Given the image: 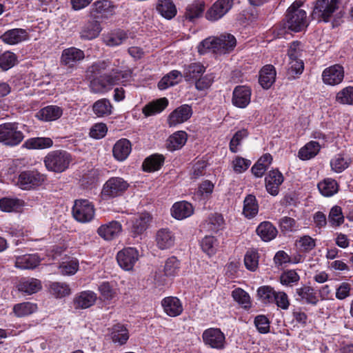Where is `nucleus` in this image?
<instances>
[{
	"label": "nucleus",
	"mask_w": 353,
	"mask_h": 353,
	"mask_svg": "<svg viewBox=\"0 0 353 353\" xmlns=\"http://www.w3.org/2000/svg\"><path fill=\"white\" fill-rule=\"evenodd\" d=\"M236 45V38L230 34H221L219 37H209L204 39L199 46V52L205 53V50H212L214 52L225 54L233 50Z\"/></svg>",
	"instance_id": "1"
},
{
	"label": "nucleus",
	"mask_w": 353,
	"mask_h": 353,
	"mask_svg": "<svg viewBox=\"0 0 353 353\" xmlns=\"http://www.w3.org/2000/svg\"><path fill=\"white\" fill-rule=\"evenodd\" d=\"M302 4L301 1H294L288 9L285 17L286 28L296 32L302 31L307 26V13L301 8Z\"/></svg>",
	"instance_id": "2"
},
{
	"label": "nucleus",
	"mask_w": 353,
	"mask_h": 353,
	"mask_svg": "<svg viewBox=\"0 0 353 353\" xmlns=\"http://www.w3.org/2000/svg\"><path fill=\"white\" fill-rule=\"evenodd\" d=\"M72 161L71 155L63 150H57L48 152L43 162L48 171L61 173L67 170Z\"/></svg>",
	"instance_id": "3"
},
{
	"label": "nucleus",
	"mask_w": 353,
	"mask_h": 353,
	"mask_svg": "<svg viewBox=\"0 0 353 353\" xmlns=\"http://www.w3.org/2000/svg\"><path fill=\"white\" fill-rule=\"evenodd\" d=\"M25 136L19 130L15 122H8L0 125V143L7 147H16L24 139Z\"/></svg>",
	"instance_id": "4"
},
{
	"label": "nucleus",
	"mask_w": 353,
	"mask_h": 353,
	"mask_svg": "<svg viewBox=\"0 0 353 353\" xmlns=\"http://www.w3.org/2000/svg\"><path fill=\"white\" fill-rule=\"evenodd\" d=\"M45 179V175L37 170H26L19 172L16 185L23 190H33L41 185Z\"/></svg>",
	"instance_id": "5"
},
{
	"label": "nucleus",
	"mask_w": 353,
	"mask_h": 353,
	"mask_svg": "<svg viewBox=\"0 0 353 353\" xmlns=\"http://www.w3.org/2000/svg\"><path fill=\"white\" fill-rule=\"evenodd\" d=\"M72 214L79 222H90L94 219L95 214L94 205L87 199H77L72 208Z\"/></svg>",
	"instance_id": "6"
},
{
	"label": "nucleus",
	"mask_w": 353,
	"mask_h": 353,
	"mask_svg": "<svg viewBox=\"0 0 353 353\" xmlns=\"http://www.w3.org/2000/svg\"><path fill=\"white\" fill-rule=\"evenodd\" d=\"M129 183L121 177H111L103 185L101 194L105 199L121 196L128 188Z\"/></svg>",
	"instance_id": "7"
},
{
	"label": "nucleus",
	"mask_w": 353,
	"mask_h": 353,
	"mask_svg": "<svg viewBox=\"0 0 353 353\" xmlns=\"http://www.w3.org/2000/svg\"><path fill=\"white\" fill-rule=\"evenodd\" d=\"M336 9L334 0H316L312 16L318 21L327 22Z\"/></svg>",
	"instance_id": "8"
},
{
	"label": "nucleus",
	"mask_w": 353,
	"mask_h": 353,
	"mask_svg": "<svg viewBox=\"0 0 353 353\" xmlns=\"http://www.w3.org/2000/svg\"><path fill=\"white\" fill-rule=\"evenodd\" d=\"M139 254L134 248H125L117 254V260L119 265L126 271L132 270L138 261Z\"/></svg>",
	"instance_id": "9"
},
{
	"label": "nucleus",
	"mask_w": 353,
	"mask_h": 353,
	"mask_svg": "<svg viewBox=\"0 0 353 353\" xmlns=\"http://www.w3.org/2000/svg\"><path fill=\"white\" fill-rule=\"evenodd\" d=\"M344 68L340 64H334L323 70L321 77L324 84L335 86L340 84L344 79Z\"/></svg>",
	"instance_id": "10"
},
{
	"label": "nucleus",
	"mask_w": 353,
	"mask_h": 353,
	"mask_svg": "<svg viewBox=\"0 0 353 353\" xmlns=\"http://www.w3.org/2000/svg\"><path fill=\"white\" fill-rule=\"evenodd\" d=\"M233 6V0H217L208 10L205 18L210 21H216L222 18Z\"/></svg>",
	"instance_id": "11"
},
{
	"label": "nucleus",
	"mask_w": 353,
	"mask_h": 353,
	"mask_svg": "<svg viewBox=\"0 0 353 353\" xmlns=\"http://www.w3.org/2000/svg\"><path fill=\"white\" fill-rule=\"evenodd\" d=\"M202 338L205 344L212 348L220 350L224 347L225 337L219 328L205 330L202 334Z\"/></svg>",
	"instance_id": "12"
},
{
	"label": "nucleus",
	"mask_w": 353,
	"mask_h": 353,
	"mask_svg": "<svg viewBox=\"0 0 353 353\" xmlns=\"http://www.w3.org/2000/svg\"><path fill=\"white\" fill-rule=\"evenodd\" d=\"M192 114L191 106L184 104L174 110L168 117V124L174 127L188 121Z\"/></svg>",
	"instance_id": "13"
},
{
	"label": "nucleus",
	"mask_w": 353,
	"mask_h": 353,
	"mask_svg": "<svg viewBox=\"0 0 353 353\" xmlns=\"http://www.w3.org/2000/svg\"><path fill=\"white\" fill-rule=\"evenodd\" d=\"M85 58L84 52L75 47L64 49L61 56V64L69 68H74Z\"/></svg>",
	"instance_id": "14"
},
{
	"label": "nucleus",
	"mask_w": 353,
	"mask_h": 353,
	"mask_svg": "<svg viewBox=\"0 0 353 353\" xmlns=\"http://www.w3.org/2000/svg\"><path fill=\"white\" fill-rule=\"evenodd\" d=\"M151 220V216L147 212L134 216L128 222L130 232L134 235L141 234L148 229Z\"/></svg>",
	"instance_id": "15"
},
{
	"label": "nucleus",
	"mask_w": 353,
	"mask_h": 353,
	"mask_svg": "<svg viewBox=\"0 0 353 353\" xmlns=\"http://www.w3.org/2000/svg\"><path fill=\"white\" fill-rule=\"evenodd\" d=\"M252 91L245 85L236 86L232 93V103L234 106L245 108L250 103Z\"/></svg>",
	"instance_id": "16"
},
{
	"label": "nucleus",
	"mask_w": 353,
	"mask_h": 353,
	"mask_svg": "<svg viewBox=\"0 0 353 353\" xmlns=\"http://www.w3.org/2000/svg\"><path fill=\"white\" fill-rule=\"evenodd\" d=\"M122 232V225L117 221H112L101 225L97 229L98 234L105 240L110 241L118 237Z\"/></svg>",
	"instance_id": "17"
},
{
	"label": "nucleus",
	"mask_w": 353,
	"mask_h": 353,
	"mask_svg": "<svg viewBox=\"0 0 353 353\" xmlns=\"http://www.w3.org/2000/svg\"><path fill=\"white\" fill-rule=\"evenodd\" d=\"M283 176L279 170H274L270 171L265 176V188L269 194L272 196H276L279 192V186L283 182Z\"/></svg>",
	"instance_id": "18"
},
{
	"label": "nucleus",
	"mask_w": 353,
	"mask_h": 353,
	"mask_svg": "<svg viewBox=\"0 0 353 353\" xmlns=\"http://www.w3.org/2000/svg\"><path fill=\"white\" fill-rule=\"evenodd\" d=\"M295 297L299 301L312 305H316L319 302L315 290L312 287L306 285L296 288Z\"/></svg>",
	"instance_id": "19"
},
{
	"label": "nucleus",
	"mask_w": 353,
	"mask_h": 353,
	"mask_svg": "<svg viewBox=\"0 0 353 353\" xmlns=\"http://www.w3.org/2000/svg\"><path fill=\"white\" fill-rule=\"evenodd\" d=\"M5 43L9 45H15L25 41L29 39L26 30L23 28H14L5 32L0 37Z\"/></svg>",
	"instance_id": "20"
},
{
	"label": "nucleus",
	"mask_w": 353,
	"mask_h": 353,
	"mask_svg": "<svg viewBox=\"0 0 353 353\" xmlns=\"http://www.w3.org/2000/svg\"><path fill=\"white\" fill-rule=\"evenodd\" d=\"M164 312L170 316L175 317L183 312V305L181 301L174 296H168L161 301Z\"/></svg>",
	"instance_id": "21"
},
{
	"label": "nucleus",
	"mask_w": 353,
	"mask_h": 353,
	"mask_svg": "<svg viewBox=\"0 0 353 353\" xmlns=\"http://www.w3.org/2000/svg\"><path fill=\"white\" fill-rule=\"evenodd\" d=\"M115 6L109 0H98L95 1L91 8V14L95 16L99 14L103 17L108 18L114 14Z\"/></svg>",
	"instance_id": "22"
},
{
	"label": "nucleus",
	"mask_w": 353,
	"mask_h": 353,
	"mask_svg": "<svg viewBox=\"0 0 353 353\" xmlns=\"http://www.w3.org/2000/svg\"><path fill=\"white\" fill-rule=\"evenodd\" d=\"M132 151V145L127 139H121L114 145L112 153L114 157L119 161L125 160Z\"/></svg>",
	"instance_id": "23"
},
{
	"label": "nucleus",
	"mask_w": 353,
	"mask_h": 353,
	"mask_svg": "<svg viewBox=\"0 0 353 353\" xmlns=\"http://www.w3.org/2000/svg\"><path fill=\"white\" fill-rule=\"evenodd\" d=\"M175 240L174 233L167 228L159 230L156 235L157 245L161 250L170 248L174 245Z\"/></svg>",
	"instance_id": "24"
},
{
	"label": "nucleus",
	"mask_w": 353,
	"mask_h": 353,
	"mask_svg": "<svg viewBox=\"0 0 353 353\" xmlns=\"http://www.w3.org/2000/svg\"><path fill=\"white\" fill-rule=\"evenodd\" d=\"M97 299V294L92 291H83L74 299V305L77 309H86L94 304Z\"/></svg>",
	"instance_id": "25"
},
{
	"label": "nucleus",
	"mask_w": 353,
	"mask_h": 353,
	"mask_svg": "<svg viewBox=\"0 0 353 353\" xmlns=\"http://www.w3.org/2000/svg\"><path fill=\"white\" fill-rule=\"evenodd\" d=\"M194 212V208L190 203L180 201L175 203L171 209L172 216L178 220H182L190 216Z\"/></svg>",
	"instance_id": "26"
},
{
	"label": "nucleus",
	"mask_w": 353,
	"mask_h": 353,
	"mask_svg": "<svg viewBox=\"0 0 353 353\" xmlns=\"http://www.w3.org/2000/svg\"><path fill=\"white\" fill-rule=\"evenodd\" d=\"M110 336L114 343L123 345L129 339V332L127 327L121 324L117 323L109 328Z\"/></svg>",
	"instance_id": "27"
},
{
	"label": "nucleus",
	"mask_w": 353,
	"mask_h": 353,
	"mask_svg": "<svg viewBox=\"0 0 353 353\" xmlns=\"http://www.w3.org/2000/svg\"><path fill=\"white\" fill-rule=\"evenodd\" d=\"M41 258L37 254H24L16 257L15 266L21 270H30L37 267Z\"/></svg>",
	"instance_id": "28"
},
{
	"label": "nucleus",
	"mask_w": 353,
	"mask_h": 353,
	"mask_svg": "<svg viewBox=\"0 0 353 353\" xmlns=\"http://www.w3.org/2000/svg\"><path fill=\"white\" fill-rule=\"evenodd\" d=\"M256 232L261 239L265 242L272 241L278 234L277 229L270 221L261 223L256 228Z\"/></svg>",
	"instance_id": "29"
},
{
	"label": "nucleus",
	"mask_w": 353,
	"mask_h": 353,
	"mask_svg": "<svg viewBox=\"0 0 353 353\" xmlns=\"http://www.w3.org/2000/svg\"><path fill=\"white\" fill-rule=\"evenodd\" d=\"M93 113L97 117H106L112 114L113 106L108 99H101L95 101L92 106Z\"/></svg>",
	"instance_id": "30"
},
{
	"label": "nucleus",
	"mask_w": 353,
	"mask_h": 353,
	"mask_svg": "<svg viewBox=\"0 0 353 353\" xmlns=\"http://www.w3.org/2000/svg\"><path fill=\"white\" fill-rule=\"evenodd\" d=\"M53 141L48 137H34L28 139L22 145L28 150H43L52 147Z\"/></svg>",
	"instance_id": "31"
},
{
	"label": "nucleus",
	"mask_w": 353,
	"mask_h": 353,
	"mask_svg": "<svg viewBox=\"0 0 353 353\" xmlns=\"http://www.w3.org/2000/svg\"><path fill=\"white\" fill-rule=\"evenodd\" d=\"M205 6V2L201 0L194 1L188 5L185 12V19L194 21L196 19L201 17L203 14Z\"/></svg>",
	"instance_id": "32"
},
{
	"label": "nucleus",
	"mask_w": 353,
	"mask_h": 353,
	"mask_svg": "<svg viewBox=\"0 0 353 353\" xmlns=\"http://www.w3.org/2000/svg\"><path fill=\"white\" fill-rule=\"evenodd\" d=\"M276 70L272 65H265L260 71L259 83L265 89H268L275 81Z\"/></svg>",
	"instance_id": "33"
},
{
	"label": "nucleus",
	"mask_w": 353,
	"mask_h": 353,
	"mask_svg": "<svg viewBox=\"0 0 353 353\" xmlns=\"http://www.w3.org/2000/svg\"><path fill=\"white\" fill-rule=\"evenodd\" d=\"M188 134L185 131H177L170 135L166 141L167 148L170 151L181 149L186 143Z\"/></svg>",
	"instance_id": "34"
},
{
	"label": "nucleus",
	"mask_w": 353,
	"mask_h": 353,
	"mask_svg": "<svg viewBox=\"0 0 353 353\" xmlns=\"http://www.w3.org/2000/svg\"><path fill=\"white\" fill-rule=\"evenodd\" d=\"M62 114L63 110L60 107L57 105H48L38 112L37 117L46 121H51L60 118Z\"/></svg>",
	"instance_id": "35"
},
{
	"label": "nucleus",
	"mask_w": 353,
	"mask_h": 353,
	"mask_svg": "<svg viewBox=\"0 0 353 353\" xmlns=\"http://www.w3.org/2000/svg\"><path fill=\"white\" fill-rule=\"evenodd\" d=\"M128 39L127 33L121 30L112 31L103 36L106 46L114 47L122 44Z\"/></svg>",
	"instance_id": "36"
},
{
	"label": "nucleus",
	"mask_w": 353,
	"mask_h": 353,
	"mask_svg": "<svg viewBox=\"0 0 353 353\" xmlns=\"http://www.w3.org/2000/svg\"><path fill=\"white\" fill-rule=\"evenodd\" d=\"M168 105V100L165 98H161L149 103L143 108V113L145 117H150L161 112Z\"/></svg>",
	"instance_id": "37"
},
{
	"label": "nucleus",
	"mask_w": 353,
	"mask_h": 353,
	"mask_svg": "<svg viewBox=\"0 0 353 353\" xmlns=\"http://www.w3.org/2000/svg\"><path fill=\"white\" fill-rule=\"evenodd\" d=\"M159 13L167 19L174 18L176 13V8L172 0H159L157 6Z\"/></svg>",
	"instance_id": "38"
},
{
	"label": "nucleus",
	"mask_w": 353,
	"mask_h": 353,
	"mask_svg": "<svg viewBox=\"0 0 353 353\" xmlns=\"http://www.w3.org/2000/svg\"><path fill=\"white\" fill-rule=\"evenodd\" d=\"M41 282L34 278L22 279L19 284V290L27 294H32L41 289Z\"/></svg>",
	"instance_id": "39"
},
{
	"label": "nucleus",
	"mask_w": 353,
	"mask_h": 353,
	"mask_svg": "<svg viewBox=\"0 0 353 353\" xmlns=\"http://www.w3.org/2000/svg\"><path fill=\"white\" fill-rule=\"evenodd\" d=\"M320 144L311 141L302 147L299 151V157L302 160H309L314 157L320 151Z\"/></svg>",
	"instance_id": "40"
},
{
	"label": "nucleus",
	"mask_w": 353,
	"mask_h": 353,
	"mask_svg": "<svg viewBox=\"0 0 353 353\" xmlns=\"http://www.w3.org/2000/svg\"><path fill=\"white\" fill-rule=\"evenodd\" d=\"M101 32L100 24L97 21L88 22L81 31V38L85 40H91L99 34Z\"/></svg>",
	"instance_id": "41"
},
{
	"label": "nucleus",
	"mask_w": 353,
	"mask_h": 353,
	"mask_svg": "<svg viewBox=\"0 0 353 353\" xmlns=\"http://www.w3.org/2000/svg\"><path fill=\"white\" fill-rule=\"evenodd\" d=\"M259 212V205L255 196L248 194L243 201V214L250 219L255 216Z\"/></svg>",
	"instance_id": "42"
},
{
	"label": "nucleus",
	"mask_w": 353,
	"mask_h": 353,
	"mask_svg": "<svg viewBox=\"0 0 353 353\" xmlns=\"http://www.w3.org/2000/svg\"><path fill=\"white\" fill-rule=\"evenodd\" d=\"M205 67L199 63H193L184 66L183 77L186 81L196 79L205 72Z\"/></svg>",
	"instance_id": "43"
},
{
	"label": "nucleus",
	"mask_w": 353,
	"mask_h": 353,
	"mask_svg": "<svg viewBox=\"0 0 353 353\" xmlns=\"http://www.w3.org/2000/svg\"><path fill=\"white\" fill-rule=\"evenodd\" d=\"M318 189L325 196H332L339 190L337 182L332 179H325L318 183Z\"/></svg>",
	"instance_id": "44"
},
{
	"label": "nucleus",
	"mask_w": 353,
	"mask_h": 353,
	"mask_svg": "<svg viewBox=\"0 0 353 353\" xmlns=\"http://www.w3.org/2000/svg\"><path fill=\"white\" fill-rule=\"evenodd\" d=\"M181 72L178 70H172L164 76L158 83L160 90L167 89L168 87L177 84L181 79Z\"/></svg>",
	"instance_id": "45"
},
{
	"label": "nucleus",
	"mask_w": 353,
	"mask_h": 353,
	"mask_svg": "<svg viewBox=\"0 0 353 353\" xmlns=\"http://www.w3.org/2000/svg\"><path fill=\"white\" fill-rule=\"evenodd\" d=\"M164 161L162 155L154 154L145 159L143 163V169L147 172H154L160 169Z\"/></svg>",
	"instance_id": "46"
},
{
	"label": "nucleus",
	"mask_w": 353,
	"mask_h": 353,
	"mask_svg": "<svg viewBox=\"0 0 353 353\" xmlns=\"http://www.w3.org/2000/svg\"><path fill=\"white\" fill-rule=\"evenodd\" d=\"M23 205V201L17 198L4 197L0 199V208L4 212L17 211Z\"/></svg>",
	"instance_id": "47"
},
{
	"label": "nucleus",
	"mask_w": 353,
	"mask_h": 353,
	"mask_svg": "<svg viewBox=\"0 0 353 353\" xmlns=\"http://www.w3.org/2000/svg\"><path fill=\"white\" fill-rule=\"evenodd\" d=\"M350 163L351 160L349 157L339 154L331 159L330 166L333 171L341 173L349 167Z\"/></svg>",
	"instance_id": "48"
},
{
	"label": "nucleus",
	"mask_w": 353,
	"mask_h": 353,
	"mask_svg": "<svg viewBox=\"0 0 353 353\" xmlns=\"http://www.w3.org/2000/svg\"><path fill=\"white\" fill-rule=\"evenodd\" d=\"M37 309V305L30 302H24L16 304L13 307V312L18 317H23L34 313Z\"/></svg>",
	"instance_id": "49"
},
{
	"label": "nucleus",
	"mask_w": 353,
	"mask_h": 353,
	"mask_svg": "<svg viewBox=\"0 0 353 353\" xmlns=\"http://www.w3.org/2000/svg\"><path fill=\"white\" fill-rule=\"evenodd\" d=\"M344 215L342 208L339 205L333 206L328 215V221L332 227H339L344 222Z\"/></svg>",
	"instance_id": "50"
},
{
	"label": "nucleus",
	"mask_w": 353,
	"mask_h": 353,
	"mask_svg": "<svg viewBox=\"0 0 353 353\" xmlns=\"http://www.w3.org/2000/svg\"><path fill=\"white\" fill-rule=\"evenodd\" d=\"M304 69V63L301 59H289L288 66V75L289 79H295L297 75L301 74Z\"/></svg>",
	"instance_id": "51"
},
{
	"label": "nucleus",
	"mask_w": 353,
	"mask_h": 353,
	"mask_svg": "<svg viewBox=\"0 0 353 353\" xmlns=\"http://www.w3.org/2000/svg\"><path fill=\"white\" fill-rule=\"evenodd\" d=\"M131 77L130 70L120 71L112 70V73L107 77V82L109 85H115L123 83Z\"/></svg>",
	"instance_id": "52"
},
{
	"label": "nucleus",
	"mask_w": 353,
	"mask_h": 353,
	"mask_svg": "<svg viewBox=\"0 0 353 353\" xmlns=\"http://www.w3.org/2000/svg\"><path fill=\"white\" fill-rule=\"evenodd\" d=\"M300 280V276L294 270L284 271L280 276V283L285 286L292 287L296 285Z\"/></svg>",
	"instance_id": "53"
},
{
	"label": "nucleus",
	"mask_w": 353,
	"mask_h": 353,
	"mask_svg": "<svg viewBox=\"0 0 353 353\" xmlns=\"http://www.w3.org/2000/svg\"><path fill=\"white\" fill-rule=\"evenodd\" d=\"M50 292L57 298H62L70 294V288L65 283L53 282L50 285Z\"/></svg>",
	"instance_id": "54"
},
{
	"label": "nucleus",
	"mask_w": 353,
	"mask_h": 353,
	"mask_svg": "<svg viewBox=\"0 0 353 353\" xmlns=\"http://www.w3.org/2000/svg\"><path fill=\"white\" fill-rule=\"evenodd\" d=\"M244 263L245 268L250 270L254 272L259 265V254L256 250H250L247 251L244 256Z\"/></svg>",
	"instance_id": "55"
},
{
	"label": "nucleus",
	"mask_w": 353,
	"mask_h": 353,
	"mask_svg": "<svg viewBox=\"0 0 353 353\" xmlns=\"http://www.w3.org/2000/svg\"><path fill=\"white\" fill-rule=\"evenodd\" d=\"M16 61L17 57L13 52L7 51L0 53V68L3 70H8L12 68Z\"/></svg>",
	"instance_id": "56"
},
{
	"label": "nucleus",
	"mask_w": 353,
	"mask_h": 353,
	"mask_svg": "<svg viewBox=\"0 0 353 353\" xmlns=\"http://www.w3.org/2000/svg\"><path fill=\"white\" fill-rule=\"evenodd\" d=\"M336 100L341 104L353 105V86H347L340 90Z\"/></svg>",
	"instance_id": "57"
},
{
	"label": "nucleus",
	"mask_w": 353,
	"mask_h": 353,
	"mask_svg": "<svg viewBox=\"0 0 353 353\" xmlns=\"http://www.w3.org/2000/svg\"><path fill=\"white\" fill-rule=\"evenodd\" d=\"M232 296L234 301L241 305L245 308L250 307V297L249 294L241 288H236L232 292Z\"/></svg>",
	"instance_id": "58"
},
{
	"label": "nucleus",
	"mask_w": 353,
	"mask_h": 353,
	"mask_svg": "<svg viewBox=\"0 0 353 353\" xmlns=\"http://www.w3.org/2000/svg\"><path fill=\"white\" fill-rule=\"evenodd\" d=\"M180 269V262L175 257L172 256L168 259L164 265V272L168 276H174L176 275Z\"/></svg>",
	"instance_id": "59"
},
{
	"label": "nucleus",
	"mask_w": 353,
	"mask_h": 353,
	"mask_svg": "<svg viewBox=\"0 0 353 353\" xmlns=\"http://www.w3.org/2000/svg\"><path fill=\"white\" fill-rule=\"evenodd\" d=\"M276 292L273 288L269 285H264L258 289L257 294L264 303H272L275 300Z\"/></svg>",
	"instance_id": "60"
},
{
	"label": "nucleus",
	"mask_w": 353,
	"mask_h": 353,
	"mask_svg": "<svg viewBox=\"0 0 353 353\" xmlns=\"http://www.w3.org/2000/svg\"><path fill=\"white\" fill-rule=\"evenodd\" d=\"M59 270L62 275H73L79 270V261L77 259H72L63 262L59 265Z\"/></svg>",
	"instance_id": "61"
},
{
	"label": "nucleus",
	"mask_w": 353,
	"mask_h": 353,
	"mask_svg": "<svg viewBox=\"0 0 353 353\" xmlns=\"http://www.w3.org/2000/svg\"><path fill=\"white\" fill-rule=\"evenodd\" d=\"M216 240L214 236H207L203 239L201 246L203 252L209 256L214 254L216 252Z\"/></svg>",
	"instance_id": "62"
},
{
	"label": "nucleus",
	"mask_w": 353,
	"mask_h": 353,
	"mask_svg": "<svg viewBox=\"0 0 353 353\" xmlns=\"http://www.w3.org/2000/svg\"><path fill=\"white\" fill-rule=\"evenodd\" d=\"M248 135V131L245 129L237 131L230 142V150L232 152H238V146L241 144V141Z\"/></svg>",
	"instance_id": "63"
},
{
	"label": "nucleus",
	"mask_w": 353,
	"mask_h": 353,
	"mask_svg": "<svg viewBox=\"0 0 353 353\" xmlns=\"http://www.w3.org/2000/svg\"><path fill=\"white\" fill-rule=\"evenodd\" d=\"M105 75L100 79H94L90 82V89L94 93L103 92L106 87L110 85L107 82V77Z\"/></svg>",
	"instance_id": "64"
}]
</instances>
